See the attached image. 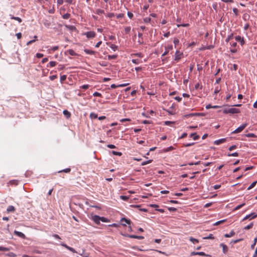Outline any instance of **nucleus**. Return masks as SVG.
Segmentation results:
<instances>
[{"label":"nucleus","mask_w":257,"mask_h":257,"mask_svg":"<svg viewBox=\"0 0 257 257\" xmlns=\"http://www.w3.org/2000/svg\"><path fill=\"white\" fill-rule=\"evenodd\" d=\"M165 51L163 53V54L162 55V57H164L165 56V55H166L168 53H169V50H167V47H165Z\"/></svg>","instance_id":"nucleus-61"},{"label":"nucleus","mask_w":257,"mask_h":257,"mask_svg":"<svg viewBox=\"0 0 257 257\" xmlns=\"http://www.w3.org/2000/svg\"><path fill=\"white\" fill-rule=\"evenodd\" d=\"M93 95L94 96H98V97H101L102 95L101 93L98 92H95L93 93Z\"/></svg>","instance_id":"nucleus-55"},{"label":"nucleus","mask_w":257,"mask_h":257,"mask_svg":"<svg viewBox=\"0 0 257 257\" xmlns=\"http://www.w3.org/2000/svg\"><path fill=\"white\" fill-rule=\"evenodd\" d=\"M111 49H112L114 51H115L118 48V47L114 44H111L110 46Z\"/></svg>","instance_id":"nucleus-46"},{"label":"nucleus","mask_w":257,"mask_h":257,"mask_svg":"<svg viewBox=\"0 0 257 257\" xmlns=\"http://www.w3.org/2000/svg\"><path fill=\"white\" fill-rule=\"evenodd\" d=\"M84 35L86 36V37L87 38L90 39V38H93L95 37L96 34L93 31H89V32H86L84 34Z\"/></svg>","instance_id":"nucleus-7"},{"label":"nucleus","mask_w":257,"mask_h":257,"mask_svg":"<svg viewBox=\"0 0 257 257\" xmlns=\"http://www.w3.org/2000/svg\"><path fill=\"white\" fill-rule=\"evenodd\" d=\"M60 245L61 246L65 247L66 248H67V249H68L69 250L71 251V252H72L73 253L77 252L74 248H72L71 247L69 246L66 244H65L64 243H61Z\"/></svg>","instance_id":"nucleus-9"},{"label":"nucleus","mask_w":257,"mask_h":257,"mask_svg":"<svg viewBox=\"0 0 257 257\" xmlns=\"http://www.w3.org/2000/svg\"><path fill=\"white\" fill-rule=\"evenodd\" d=\"M214 238V237L213 234H210L208 236L203 237V239H213Z\"/></svg>","instance_id":"nucleus-36"},{"label":"nucleus","mask_w":257,"mask_h":257,"mask_svg":"<svg viewBox=\"0 0 257 257\" xmlns=\"http://www.w3.org/2000/svg\"><path fill=\"white\" fill-rule=\"evenodd\" d=\"M84 51L86 54L89 55H94L96 53V52L87 49H85Z\"/></svg>","instance_id":"nucleus-18"},{"label":"nucleus","mask_w":257,"mask_h":257,"mask_svg":"<svg viewBox=\"0 0 257 257\" xmlns=\"http://www.w3.org/2000/svg\"><path fill=\"white\" fill-rule=\"evenodd\" d=\"M129 237L132 238L139 239H143L144 238V237L143 236H138V235H130V236H129Z\"/></svg>","instance_id":"nucleus-21"},{"label":"nucleus","mask_w":257,"mask_h":257,"mask_svg":"<svg viewBox=\"0 0 257 257\" xmlns=\"http://www.w3.org/2000/svg\"><path fill=\"white\" fill-rule=\"evenodd\" d=\"M153 161L152 160H149L148 161H144L142 163L141 165L144 166L149 163H151Z\"/></svg>","instance_id":"nucleus-38"},{"label":"nucleus","mask_w":257,"mask_h":257,"mask_svg":"<svg viewBox=\"0 0 257 257\" xmlns=\"http://www.w3.org/2000/svg\"><path fill=\"white\" fill-rule=\"evenodd\" d=\"M240 112V110L238 108H225L223 110V113L224 114H235V113H239Z\"/></svg>","instance_id":"nucleus-1"},{"label":"nucleus","mask_w":257,"mask_h":257,"mask_svg":"<svg viewBox=\"0 0 257 257\" xmlns=\"http://www.w3.org/2000/svg\"><path fill=\"white\" fill-rule=\"evenodd\" d=\"M127 15L128 17L130 19H132L134 16L133 14L130 12H128L127 13Z\"/></svg>","instance_id":"nucleus-59"},{"label":"nucleus","mask_w":257,"mask_h":257,"mask_svg":"<svg viewBox=\"0 0 257 257\" xmlns=\"http://www.w3.org/2000/svg\"><path fill=\"white\" fill-rule=\"evenodd\" d=\"M256 241H257V237H255V238L254 239V241H253V244H252L251 245V249H253V248H254V246H255V244H256Z\"/></svg>","instance_id":"nucleus-50"},{"label":"nucleus","mask_w":257,"mask_h":257,"mask_svg":"<svg viewBox=\"0 0 257 257\" xmlns=\"http://www.w3.org/2000/svg\"><path fill=\"white\" fill-rule=\"evenodd\" d=\"M151 20V19L150 18H146L144 19V21L146 23H148L150 22Z\"/></svg>","instance_id":"nucleus-58"},{"label":"nucleus","mask_w":257,"mask_h":257,"mask_svg":"<svg viewBox=\"0 0 257 257\" xmlns=\"http://www.w3.org/2000/svg\"><path fill=\"white\" fill-rule=\"evenodd\" d=\"M257 183V181H254L253 182H252L250 185L247 188V190H250L251 189V188H252L253 187H254L255 186V185H256Z\"/></svg>","instance_id":"nucleus-35"},{"label":"nucleus","mask_w":257,"mask_h":257,"mask_svg":"<svg viewBox=\"0 0 257 257\" xmlns=\"http://www.w3.org/2000/svg\"><path fill=\"white\" fill-rule=\"evenodd\" d=\"M168 209L170 211H173V212H175V211H176V210H177V208H174V207H168Z\"/></svg>","instance_id":"nucleus-56"},{"label":"nucleus","mask_w":257,"mask_h":257,"mask_svg":"<svg viewBox=\"0 0 257 257\" xmlns=\"http://www.w3.org/2000/svg\"><path fill=\"white\" fill-rule=\"evenodd\" d=\"M245 204V203H243L240 205H237V206H236L235 207V208L234 209V210H238L240 208H241L242 207H243V206H244Z\"/></svg>","instance_id":"nucleus-34"},{"label":"nucleus","mask_w":257,"mask_h":257,"mask_svg":"<svg viewBox=\"0 0 257 257\" xmlns=\"http://www.w3.org/2000/svg\"><path fill=\"white\" fill-rule=\"evenodd\" d=\"M132 62L135 64H138L140 63V61L138 59H132Z\"/></svg>","instance_id":"nucleus-60"},{"label":"nucleus","mask_w":257,"mask_h":257,"mask_svg":"<svg viewBox=\"0 0 257 257\" xmlns=\"http://www.w3.org/2000/svg\"><path fill=\"white\" fill-rule=\"evenodd\" d=\"M9 183L11 185H17L19 183V181L17 180H12L9 181Z\"/></svg>","instance_id":"nucleus-24"},{"label":"nucleus","mask_w":257,"mask_h":257,"mask_svg":"<svg viewBox=\"0 0 257 257\" xmlns=\"http://www.w3.org/2000/svg\"><path fill=\"white\" fill-rule=\"evenodd\" d=\"M174 149V148L172 146H170L166 149L164 150L165 152H168L169 151H170L171 150H173Z\"/></svg>","instance_id":"nucleus-47"},{"label":"nucleus","mask_w":257,"mask_h":257,"mask_svg":"<svg viewBox=\"0 0 257 257\" xmlns=\"http://www.w3.org/2000/svg\"><path fill=\"white\" fill-rule=\"evenodd\" d=\"M43 22L44 26L47 28H49L51 25V21L48 19L43 20Z\"/></svg>","instance_id":"nucleus-14"},{"label":"nucleus","mask_w":257,"mask_h":257,"mask_svg":"<svg viewBox=\"0 0 257 257\" xmlns=\"http://www.w3.org/2000/svg\"><path fill=\"white\" fill-rule=\"evenodd\" d=\"M234 234H235V232H234V231L231 230L229 233L225 234L224 237H227V238L230 237L232 236L233 235H234Z\"/></svg>","instance_id":"nucleus-23"},{"label":"nucleus","mask_w":257,"mask_h":257,"mask_svg":"<svg viewBox=\"0 0 257 257\" xmlns=\"http://www.w3.org/2000/svg\"><path fill=\"white\" fill-rule=\"evenodd\" d=\"M89 86V85L88 84H84V85H83L82 86H81L80 87L81 88L86 89L88 88Z\"/></svg>","instance_id":"nucleus-63"},{"label":"nucleus","mask_w":257,"mask_h":257,"mask_svg":"<svg viewBox=\"0 0 257 257\" xmlns=\"http://www.w3.org/2000/svg\"><path fill=\"white\" fill-rule=\"evenodd\" d=\"M232 11H233V13L235 14V15L236 16H237L238 12L237 9L234 8H233Z\"/></svg>","instance_id":"nucleus-62"},{"label":"nucleus","mask_w":257,"mask_h":257,"mask_svg":"<svg viewBox=\"0 0 257 257\" xmlns=\"http://www.w3.org/2000/svg\"><path fill=\"white\" fill-rule=\"evenodd\" d=\"M256 217H257V213H256L255 212H253V213H251L249 214L246 215L243 218L242 220L243 221V220H246L247 219H253V218H255Z\"/></svg>","instance_id":"nucleus-3"},{"label":"nucleus","mask_w":257,"mask_h":257,"mask_svg":"<svg viewBox=\"0 0 257 257\" xmlns=\"http://www.w3.org/2000/svg\"><path fill=\"white\" fill-rule=\"evenodd\" d=\"M142 123H144V124H152V121H151V120H144L143 121Z\"/></svg>","instance_id":"nucleus-54"},{"label":"nucleus","mask_w":257,"mask_h":257,"mask_svg":"<svg viewBox=\"0 0 257 257\" xmlns=\"http://www.w3.org/2000/svg\"><path fill=\"white\" fill-rule=\"evenodd\" d=\"M233 37V34L231 33L230 35H228L226 39H225V42H228L230 40H231Z\"/></svg>","instance_id":"nucleus-30"},{"label":"nucleus","mask_w":257,"mask_h":257,"mask_svg":"<svg viewBox=\"0 0 257 257\" xmlns=\"http://www.w3.org/2000/svg\"><path fill=\"white\" fill-rule=\"evenodd\" d=\"M91 219L97 224L100 223V216L97 215H91Z\"/></svg>","instance_id":"nucleus-2"},{"label":"nucleus","mask_w":257,"mask_h":257,"mask_svg":"<svg viewBox=\"0 0 257 257\" xmlns=\"http://www.w3.org/2000/svg\"><path fill=\"white\" fill-rule=\"evenodd\" d=\"M203 115H204V114L202 113L196 112V113H191L189 114H185L183 116V117L185 118H189V117L194 116H203Z\"/></svg>","instance_id":"nucleus-5"},{"label":"nucleus","mask_w":257,"mask_h":257,"mask_svg":"<svg viewBox=\"0 0 257 257\" xmlns=\"http://www.w3.org/2000/svg\"><path fill=\"white\" fill-rule=\"evenodd\" d=\"M174 123V121H166L164 122V124L167 125H170L171 124Z\"/></svg>","instance_id":"nucleus-57"},{"label":"nucleus","mask_w":257,"mask_h":257,"mask_svg":"<svg viewBox=\"0 0 257 257\" xmlns=\"http://www.w3.org/2000/svg\"><path fill=\"white\" fill-rule=\"evenodd\" d=\"M239 156V154L237 152H234L233 153H229L227 154L228 157H237Z\"/></svg>","instance_id":"nucleus-28"},{"label":"nucleus","mask_w":257,"mask_h":257,"mask_svg":"<svg viewBox=\"0 0 257 257\" xmlns=\"http://www.w3.org/2000/svg\"><path fill=\"white\" fill-rule=\"evenodd\" d=\"M200 255L204 256H208L209 255L206 254L205 252L200 251V252H195L193 251L191 253V255Z\"/></svg>","instance_id":"nucleus-10"},{"label":"nucleus","mask_w":257,"mask_h":257,"mask_svg":"<svg viewBox=\"0 0 257 257\" xmlns=\"http://www.w3.org/2000/svg\"><path fill=\"white\" fill-rule=\"evenodd\" d=\"M190 137H192L194 140H197L199 138V136L195 133L191 134Z\"/></svg>","instance_id":"nucleus-22"},{"label":"nucleus","mask_w":257,"mask_h":257,"mask_svg":"<svg viewBox=\"0 0 257 257\" xmlns=\"http://www.w3.org/2000/svg\"><path fill=\"white\" fill-rule=\"evenodd\" d=\"M114 13H108L107 15V16L109 18H112L113 17H114Z\"/></svg>","instance_id":"nucleus-64"},{"label":"nucleus","mask_w":257,"mask_h":257,"mask_svg":"<svg viewBox=\"0 0 257 257\" xmlns=\"http://www.w3.org/2000/svg\"><path fill=\"white\" fill-rule=\"evenodd\" d=\"M66 77H67V76L66 75H63L61 76H60V82L61 83H63V82L66 80Z\"/></svg>","instance_id":"nucleus-44"},{"label":"nucleus","mask_w":257,"mask_h":257,"mask_svg":"<svg viewBox=\"0 0 257 257\" xmlns=\"http://www.w3.org/2000/svg\"><path fill=\"white\" fill-rule=\"evenodd\" d=\"M7 211L8 212H14L15 211V208L13 205H10L8 207Z\"/></svg>","instance_id":"nucleus-19"},{"label":"nucleus","mask_w":257,"mask_h":257,"mask_svg":"<svg viewBox=\"0 0 257 257\" xmlns=\"http://www.w3.org/2000/svg\"><path fill=\"white\" fill-rule=\"evenodd\" d=\"M90 117L91 119H95V118H97V114L94 112H91L90 114Z\"/></svg>","instance_id":"nucleus-31"},{"label":"nucleus","mask_w":257,"mask_h":257,"mask_svg":"<svg viewBox=\"0 0 257 257\" xmlns=\"http://www.w3.org/2000/svg\"><path fill=\"white\" fill-rule=\"evenodd\" d=\"M68 53L71 56H76L77 54L75 52V51L72 49H69L67 51Z\"/></svg>","instance_id":"nucleus-27"},{"label":"nucleus","mask_w":257,"mask_h":257,"mask_svg":"<svg viewBox=\"0 0 257 257\" xmlns=\"http://www.w3.org/2000/svg\"><path fill=\"white\" fill-rule=\"evenodd\" d=\"M63 113L67 118H69L71 116V113L67 110H64Z\"/></svg>","instance_id":"nucleus-20"},{"label":"nucleus","mask_w":257,"mask_h":257,"mask_svg":"<svg viewBox=\"0 0 257 257\" xmlns=\"http://www.w3.org/2000/svg\"><path fill=\"white\" fill-rule=\"evenodd\" d=\"M226 221V219H223L219 221H218L216 222L215 223H214V225H219L222 223H223Z\"/></svg>","instance_id":"nucleus-39"},{"label":"nucleus","mask_w":257,"mask_h":257,"mask_svg":"<svg viewBox=\"0 0 257 257\" xmlns=\"http://www.w3.org/2000/svg\"><path fill=\"white\" fill-rule=\"evenodd\" d=\"M182 54L180 53L179 51H176L175 52V60L178 61L181 59V55Z\"/></svg>","instance_id":"nucleus-17"},{"label":"nucleus","mask_w":257,"mask_h":257,"mask_svg":"<svg viewBox=\"0 0 257 257\" xmlns=\"http://www.w3.org/2000/svg\"><path fill=\"white\" fill-rule=\"evenodd\" d=\"M95 13L97 15H101L104 13V11L103 10L98 9L96 10Z\"/></svg>","instance_id":"nucleus-29"},{"label":"nucleus","mask_w":257,"mask_h":257,"mask_svg":"<svg viewBox=\"0 0 257 257\" xmlns=\"http://www.w3.org/2000/svg\"><path fill=\"white\" fill-rule=\"evenodd\" d=\"M226 141V139L225 138H222L219 140H217L214 142V144L216 145H219L222 143L225 142Z\"/></svg>","instance_id":"nucleus-11"},{"label":"nucleus","mask_w":257,"mask_h":257,"mask_svg":"<svg viewBox=\"0 0 257 257\" xmlns=\"http://www.w3.org/2000/svg\"><path fill=\"white\" fill-rule=\"evenodd\" d=\"M120 199H121L122 200H123L124 201H127L129 198V197L128 196H123V195H121L120 196Z\"/></svg>","instance_id":"nucleus-49"},{"label":"nucleus","mask_w":257,"mask_h":257,"mask_svg":"<svg viewBox=\"0 0 257 257\" xmlns=\"http://www.w3.org/2000/svg\"><path fill=\"white\" fill-rule=\"evenodd\" d=\"M189 240L192 242L193 243L195 242H198L199 241L198 239L193 238L192 237H190Z\"/></svg>","instance_id":"nucleus-48"},{"label":"nucleus","mask_w":257,"mask_h":257,"mask_svg":"<svg viewBox=\"0 0 257 257\" xmlns=\"http://www.w3.org/2000/svg\"><path fill=\"white\" fill-rule=\"evenodd\" d=\"M220 246L222 247V251L223 253H226L228 251V247L226 245L222 243L220 244Z\"/></svg>","instance_id":"nucleus-16"},{"label":"nucleus","mask_w":257,"mask_h":257,"mask_svg":"<svg viewBox=\"0 0 257 257\" xmlns=\"http://www.w3.org/2000/svg\"><path fill=\"white\" fill-rule=\"evenodd\" d=\"M9 16L10 17V18L11 19L17 21L19 23H21L22 22V19L20 18V17H15V16H14L13 15H12L11 14H10L9 15Z\"/></svg>","instance_id":"nucleus-15"},{"label":"nucleus","mask_w":257,"mask_h":257,"mask_svg":"<svg viewBox=\"0 0 257 257\" xmlns=\"http://www.w3.org/2000/svg\"><path fill=\"white\" fill-rule=\"evenodd\" d=\"M237 148V146L235 145H232L231 146H230L229 148H228V150L231 151L234 149H235Z\"/></svg>","instance_id":"nucleus-53"},{"label":"nucleus","mask_w":257,"mask_h":257,"mask_svg":"<svg viewBox=\"0 0 257 257\" xmlns=\"http://www.w3.org/2000/svg\"><path fill=\"white\" fill-rule=\"evenodd\" d=\"M246 123L242 124L241 126L238 127L236 129H235L232 133L237 134L241 132L246 126Z\"/></svg>","instance_id":"nucleus-4"},{"label":"nucleus","mask_w":257,"mask_h":257,"mask_svg":"<svg viewBox=\"0 0 257 257\" xmlns=\"http://www.w3.org/2000/svg\"><path fill=\"white\" fill-rule=\"evenodd\" d=\"M10 250V248L6 247L1 246H0V251H9Z\"/></svg>","instance_id":"nucleus-43"},{"label":"nucleus","mask_w":257,"mask_h":257,"mask_svg":"<svg viewBox=\"0 0 257 257\" xmlns=\"http://www.w3.org/2000/svg\"><path fill=\"white\" fill-rule=\"evenodd\" d=\"M70 17V14L66 13L62 16V18L64 19H68Z\"/></svg>","instance_id":"nucleus-41"},{"label":"nucleus","mask_w":257,"mask_h":257,"mask_svg":"<svg viewBox=\"0 0 257 257\" xmlns=\"http://www.w3.org/2000/svg\"><path fill=\"white\" fill-rule=\"evenodd\" d=\"M235 39L236 41L239 42L241 46H243L245 44V41L243 38L240 36H236L235 37Z\"/></svg>","instance_id":"nucleus-8"},{"label":"nucleus","mask_w":257,"mask_h":257,"mask_svg":"<svg viewBox=\"0 0 257 257\" xmlns=\"http://www.w3.org/2000/svg\"><path fill=\"white\" fill-rule=\"evenodd\" d=\"M117 55H108V59L109 60L115 59L117 58Z\"/></svg>","instance_id":"nucleus-40"},{"label":"nucleus","mask_w":257,"mask_h":257,"mask_svg":"<svg viewBox=\"0 0 257 257\" xmlns=\"http://www.w3.org/2000/svg\"><path fill=\"white\" fill-rule=\"evenodd\" d=\"M70 171H71V169L69 168H66L65 169H63V170L58 171V173L64 172V173H69Z\"/></svg>","instance_id":"nucleus-26"},{"label":"nucleus","mask_w":257,"mask_h":257,"mask_svg":"<svg viewBox=\"0 0 257 257\" xmlns=\"http://www.w3.org/2000/svg\"><path fill=\"white\" fill-rule=\"evenodd\" d=\"M100 221H101L103 222H107L109 221V220L108 218H105L104 217L100 216Z\"/></svg>","instance_id":"nucleus-32"},{"label":"nucleus","mask_w":257,"mask_h":257,"mask_svg":"<svg viewBox=\"0 0 257 257\" xmlns=\"http://www.w3.org/2000/svg\"><path fill=\"white\" fill-rule=\"evenodd\" d=\"M253 225V222H251L250 224H249L248 225H247L246 226H245L243 228V229H245V230L249 229H250V228H251L252 227Z\"/></svg>","instance_id":"nucleus-25"},{"label":"nucleus","mask_w":257,"mask_h":257,"mask_svg":"<svg viewBox=\"0 0 257 257\" xmlns=\"http://www.w3.org/2000/svg\"><path fill=\"white\" fill-rule=\"evenodd\" d=\"M49 64L50 67H53L56 65V62L55 61H50Z\"/></svg>","instance_id":"nucleus-52"},{"label":"nucleus","mask_w":257,"mask_h":257,"mask_svg":"<svg viewBox=\"0 0 257 257\" xmlns=\"http://www.w3.org/2000/svg\"><path fill=\"white\" fill-rule=\"evenodd\" d=\"M189 26V24L188 23H186V24H178L177 25V27L178 28H179L180 27H188Z\"/></svg>","instance_id":"nucleus-33"},{"label":"nucleus","mask_w":257,"mask_h":257,"mask_svg":"<svg viewBox=\"0 0 257 257\" xmlns=\"http://www.w3.org/2000/svg\"><path fill=\"white\" fill-rule=\"evenodd\" d=\"M7 255L10 257H16L17 256V255L13 252H9L7 254Z\"/></svg>","instance_id":"nucleus-45"},{"label":"nucleus","mask_w":257,"mask_h":257,"mask_svg":"<svg viewBox=\"0 0 257 257\" xmlns=\"http://www.w3.org/2000/svg\"><path fill=\"white\" fill-rule=\"evenodd\" d=\"M120 221L121 222V225L123 226H126V223L130 225L132 221L130 219H127L125 217H123L121 219Z\"/></svg>","instance_id":"nucleus-6"},{"label":"nucleus","mask_w":257,"mask_h":257,"mask_svg":"<svg viewBox=\"0 0 257 257\" xmlns=\"http://www.w3.org/2000/svg\"><path fill=\"white\" fill-rule=\"evenodd\" d=\"M131 207L138 208L141 211H143V212H145L148 211V209H147L146 208H142L141 205H132Z\"/></svg>","instance_id":"nucleus-13"},{"label":"nucleus","mask_w":257,"mask_h":257,"mask_svg":"<svg viewBox=\"0 0 257 257\" xmlns=\"http://www.w3.org/2000/svg\"><path fill=\"white\" fill-rule=\"evenodd\" d=\"M111 153L113 155H116V156H120L122 155V153L119 152L112 151Z\"/></svg>","instance_id":"nucleus-37"},{"label":"nucleus","mask_w":257,"mask_h":257,"mask_svg":"<svg viewBox=\"0 0 257 257\" xmlns=\"http://www.w3.org/2000/svg\"><path fill=\"white\" fill-rule=\"evenodd\" d=\"M65 27L70 30H73L75 29V27L72 25H65Z\"/></svg>","instance_id":"nucleus-42"},{"label":"nucleus","mask_w":257,"mask_h":257,"mask_svg":"<svg viewBox=\"0 0 257 257\" xmlns=\"http://www.w3.org/2000/svg\"><path fill=\"white\" fill-rule=\"evenodd\" d=\"M14 234L16 235L17 236L20 237H21L22 238H25L26 237V236L25 235L22 233V232H20V231H17V230H15L14 231Z\"/></svg>","instance_id":"nucleus-12"},{"label":"nucleus","mask_w":257,"mask_h":257,"mask_svg":"<svg viewBox=\"0 0 257 257\" xmlns=\"http://www.w3.org/2000/svg\"><path fill=\"white\" fill-rule=\"evenodd\" d=\"M131 27H126L125 28H124V31L125 32V33H129L131 31Z\"/></svg>","instance_id":"nucleus-51"}]
</instances>
